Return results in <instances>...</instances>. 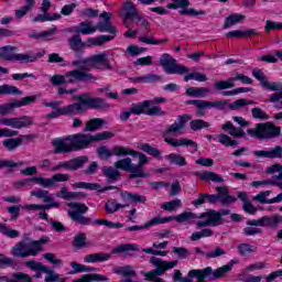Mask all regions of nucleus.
Masks as SVG:
<instances>
[{"instance_id": "nucleus-1", "label": "nucleus", "mask_w": 282, "mask_h": 282, "mask_svg": "<svg viewBox=\"0 0 282 282\" xmlns=\"http://www.w3.org/2000/svg\"><path fill=\"white\" fill-rule=\"evenodd\" d=\"M73 67H78V72H86L89 74L91 69H111V64H109V55L107 52H102L97 55H93L87 58H80L73 61L70 63Z\"/></svg>"}, {"instance_id": "nucleus-2", "label": "nucleus", "mask_w": 282, "mask_h": 282, "mask_svg": "<svg viewBox=\"0 0 282 282\" xmlns=\"http://www.w3.org/2000/svg\"><path fill=\"white\" fill-rule=\"evenodd\" d=\"M91 80H96L93 74L73 69L67 72L65 75H54L51 77V83L54 87H58V85H76V83H89Z\"/></svg>"}, {"instance_id": "nucleus-3", "label": "nucleus", "mask_w": 282, "mask_h": 282, "mask_svg": "<svg viewBox=\"0 0 282 282\" xmlns=\"http://www.w3.org/2000/svg\"><path fill=\"white\" fill-rule=\"evenodd\" d=\"M113 138V133L109 131H104L101 133H97L95 135L77 133L68 135V140L73 147V151H80L83 149H87L91 144V142H100L102 140H109Z\"/></svg>"}, {"instance_id": "nucleus-4", "label": "nucleus", "mask_w": 282, "mask_h": 282, "mask_svg": "<svg viewBox=\"0 0 282 282\" xmlns=\"http://www.w3.org/2000/svg\"><path fill=\"white\" fill-rule=\"evenodd\" d=\"M50 241V238L44 237L37 241L25 242L20 241L12 248L13 257L25 259L26 257H36L39 252L43 251V246Z\"/></svg>"}, {"instance_id": "nucleus-5", "label": "nucleus", "mask_w": 282, "mask_h": 282, "mask_svg": "<svg viewBox=\"0 0 282 282\" xmlns=\"http://www.w3.org/2000/svg\"><path fill=\"white\" fill-rule=\"evenodd\" d=\"M75 102V116L83 113L87 109H109L107 100L100 97H91V93L77 95Z\"/></svg>"}, {"instance_id": "nucleus-6", "label": "nucleus", "mask_w": 282, "mask_h": 282, "mask_svg": "<svg viewBox=\"0 0 282 282\" xmlns=\"http://www.w3.org/2000/svg\"><path fill=\"white\" fill-rule=\"evenodd\" d=\"M251 138H259L260 140H268L281 135V128L274 127L272 123H258L256 128L247 130Z\"/></svg>"}, {"instance_id": "nucleus-7", "label": "nucleus", "mask_w": 282, "mask_h": 282, "mask_svg": "<svg viewBox=\"0 0 282 282\" xmlns=\"http://www.w3.org/2000/svg\"><path fill=\"white\" fill-rule=\"evenodd\" d=\"M68 208L72 209L68 212V216L76 224H80L82 226H91L94 224L91 218L83 216L89 210V207L85 203H68Z\"/></svg>"}, {"instance_id": "nucleus-8", "label": "nucleus", "mask_w": 282, "mask_h": 282, "mask_svg": "<svg viewBox=\"0 0 282 282\" xmlns=\"http://www.w3.org/2000/svg\"><path fill=\"white\" fill-rule=\"evenodd\" d=\"M160 64L166 74H178L180 76H184V74L191 72V68L177 63V59L173 58L169 53H164L161 56Z\"/></svg>"}, {"instance_id": "nucleus-9", "label": "nucleus", "mask_w": 282, "mask_h": 282, "mask_svg": "<svg viewBox=\"0 0 282 282\" xmlns=\"http://www.w3.org/2000/svg\"><path fill=\"white\" fill-rule=\"evenodd\" d=\"M230 215V209H223L221 212L209 210L202 213V217H205V220H199L196 223L197 228H208V226H221L224 219L221 217Z\"/></svg>"}, {"instance_id": "nucleus-10", "label": "nucleus", "mask_w": 282, "mask_h": 282, "mask_svg": "<svg viewBox=\"0 0 282 282\" xmlns=\"http://www.w3.org/2000/svg\"><path fill=\"white\" fill-rule=\"evenodd\" d=\"M126 155H132V158H139L138 165L134 164V167L137 169L134 171L135 174H130L131 180H135L138 177H149V174L144 173L142 169H144V165L151 160L149 159L144 153L138 152L133 149L126 148Z\"/></svg>"}, {"instance_id": "nucleus-11", "label": "nucleus", "mask_w": 282, "mask_h": 282, "mask_svg": "<svg viewBox=\"0 0 282 282\" xmlns=\"http://www.w3.org/2000/svg\"><path fill=\"white\" fill-rule=\"evenodd\" d=\"M0 124L3 127H11V129H28V127H32V124H34V119L30 116L3 118L0 119Z\"/></svg>"}, {"instance_id": "nucleus-12", "label": "nucleus", "mask_w": 282, "mask_h": 282, "mask_svg": "<svg viewBox=\"0 0 282 282\" xmlns=\"http://www.w3.org/2000/svg\"><path fill=\"white\" fill-rule=\"evenodd\" d=\"M89 162V158L82 155L75 159H70L68 161L59 162L52 171H61V169H66V171H78V169H83L85 164Z\"/></svg>"}, {"instance_id": "nucleus-13", "label": "nucleus", "mask_w": 282, "mask_h": 282, "mask_svg": "<svg viewBox=\"0 0 282 282\" xmlns=\"http://www.w3.org/2000/svg\"><path fill=\"white\" fill-rule=\"evenodd\" d=\"M206 269L203 270H191L188 272V278H182V272L180 270L174 272V281L178 282H206L209 280V275H206Z\"/></svg>"}, {"instance_id": "nucleus-14", "label": "nucleus", "mask_w": 282, "mask_h": 282, "mask_svg": "<svg viewBox=\"0 0 282 282\" xmlns=\"http://www.w3.org/2000/svg\"><path fill=\"white\" fill-rule=\"evenodd\" d=\"M120 197L122 202L126 204L117 203V212L120 210V208H127L130 204H145L147 203V196L140 195L138 193H131L128 191H121Z\"/></svg>"}, {"instance_id": "nucleus-15", "label": "nucleus", "mask_w": 282, "mask_h": 282, "mask_svg": "<svg viewBox=\"0 0 282 282\" xmlns=\"http://www.w3.org/2000/svg\"><path fill=\"white\" fill-rule=\"evenodd\" d=\"M191 115L178 116L174 123H172L164 132L165 135H182V131L186 127L187 122H191Z\"/></svg>"}, {"instance_id": "nucleus-16", "label": "nucleus", "mask_w": 282, "mask_h": 282, "mask_svg": "<svg viewBox=\"0 0 282 282\" xmlns=\"http://www.w3.org/2000/svg\"><path fill=\"white\" fill-rule=\"evenodd\" d=\"M235 263H239V260H231L226 265L218 268L216 271H213V268L207 267L205 268L204 272L206 273V276H209V281H215L217 279H221V276H224V274H227V272H230Z\"/></svg>"}, {"instance_id": "nucleus-17", "label": "nucleus", "mask_w": 282, "mask_h": 282, "mask_svg": "<svg viewBox=\"0 0 282 282\" xmlns=\"http://www.w3.org/2000/svg\"><path fill=\"white\" fill-rule=\"evenodd\" d=\"M44 204L46 205H24L22 206L23 210H50L52 208H59L61 203L54 200V196L46 194V197L44 198Z\"/></svg>"}, {"instance_id": "nucleus-18", "label": "nucleus", "mask_w": 282, "mask_h": 282, "mask_svg": "<svg viewBox=\"0 0 282 282\" xmlns=\"http://www.w3.org/2000/svg\"><path fill=\"white\" fill-rule=\"evenodd\" d=\"M61 105H63V101H50L44 102V107H50L51 109H54V111H57L59 116H76V105L70 104L67 106H64L61 108Z\"/></svg>"}, {"instance_id": "nucleus-19", "label": "nucleus", "mask_w": 282, "mask_h": 282, "mask_svg": "<svg viewBox=\"0 0 282 282\" xmlns=\"http://www.w3.org/2000/svg\"><path fill=\"white\" fill-rule=\"evenodd\" d=\"M127 148L116 145L111 150H109L107 147H100L97 149V153L101 160H109V158H113V155H117L118 158H122V155H126Z\"/></svg>"}, {"instance_id": "nucleus-20", "label": "nucleus", "mask_w": 282, "mask_h": 282, "mask_svg": "<svg viewBox=\"0 0 282 282\" xmlns=\"http://www.w3.org/2000/svg\"><path fill=\"white\" fill-rule=\"evenodd\" d=\"M282 221L281 215H273V216H263L259 219H252L251 223H249L250 226H261L262 228L271 227L274 228V226H279Z\"/></svg>"}, {"instance_id": "nucleus-21", "label": "nucleus", "mask_w": 282, "mask_h": 282, "mask_svg": "<svg viewBox=\"0 0 282 282\" xmlns=\"http://www.w3.org/2000/svg\"><path fill=\"white\" fill-rule=\"evenodd\" d=\"M173 3H176V10L181 9V14H185L187 17H199L206 14V11L199 10L195 11V9H188L191 6V1L188 0H172Z\"/></svg>"}, {"instance_id": "nucleus-22", "label": "nucleus", "mask_w": 282, "mask_h": 282, "mask_svg": "<svg viewBox=\"0 0 282 282\" xmlns=\"http://www.w3.org/2000/svg\"><path fill=\"white\" fill-rule=\"evenodd\" d=\"M52 144L55 149L54 153H72V151H74L69 137H66L64 139H61V138L54 139L52 141Z\"/></svg>"}, {"instance_id": "nucleus-23", "label": "nucleus", "mask_w": 282, "mask_h": 282, "mask_svg": "<svg viewBox=\"0 0 282 282\" xmlns=\"http://www.w3.org/2000/svg\"><path fill=\"white\" fill-rule=\"evenodd\" d=\"M144 109H149V101L132 104L129 110L121 112L120 120L127 121V119L131 117V113L134 116H142Z\"/></svg>"}, {"instance_id": "nucleus-24", "label": "nucleus", "mask_w": 282, "mask_h": 282, "mask_svg": "<svg viewBox=\"0 0 282 282\" xmlns=\"http://www.w3.org/2000/svg\"><path fill=\"white\" fill-rule=\"evenodd\" d=\"M172 219H173L172 217H165V218L154 217L142 226H138V225L131 226V227H128L126 230L128 232L145 230V228H151V226H160V224H169V221H171Z\"/></svg>"}, {"instance_id": "nucleus-25", "label": "nucleus", "mask_w": 282, "mask_h": 282, "mask_svg": "<svg viewBox=\"0 0 282 282\" xmlns=\"http://www.w3.org/2000/svg\"><path fill=\"white\" fill-rule=\"evenodd\" d=\"M193 175L197 177L198 180H202L203 182H214L221 184L224 183V177L221 175L210 172V171H200V172H194Z\"/></svg>"}, {"instance_id": "nucleus-26", "label": "nucleus", "mask_w": 282, "mask_h": 282, "mask_svg": "<svg viewBox=\"0 0 282 282\" xmlns=\"http://www.w3.org/2000/svg\"><path fill=\"white\" fill-rule=\"evenodd\" d=\"M223 131H226L231 138H246V131L241 127H235L232 121H226L221 126Z\"/></svg>"}, {"instance_id": "nucleus-27", "label": "nucleus", "mask_w": 282, "mask_h": 282, "mask_svg": "<svg viewBox=\"0 0 282 282\" xmlns=\"http://www.w3.org/2000/svg\"><path fill=\"white\" fill-rule=\"evenodd\" d=\"M74 32L84 35L96 34L97 28L96 25H94L93 21L85 20L80 22L77 26H74Z\"/></svg>"}, {"instance_id": "nucleus-28", "label": "nucleus", "mask_w": 282, "mask_h": 282, "mask_svg": "<svg viewBox=\"0 0 282 282\" xmlns=\"http://www.w3.org/2000/svg\"><path fill=\"white\" fill-rule=\"evenodd\" d=\"M115 169H119L120 171H128V173H131V175H135V171H138V167H135V163H133L131 158H124L116 161Z\"/></svg>"}, {"instance_id": "nucleus-29", "label": "nucleus", "mask_w": 282, "mask_h": 282, "mask_svg": "<svg viewBox=\"0 0 282 282\" xmlns=\"http://www.w3.org/2000/svg\"><path fill=\"white\" fill-rule=\"evenodd\" d=\"M45 56V51L39 52L36 54L34 53H19L15 54V59L20 63H36L37 58H43Z\"/></svg>"}, {"instance_id": "nucleus-30", "label": "nucleus", "mask_w": 282, "mask_h": 282, "mask_svg": "<svg viewBox=\"0 0 282 282\" xmlns=\"http://www.w3.org/2000/svg\"><path fill=\"white\" fill-rule=\"evenodd\" d=\"M252 76L253 78H256V80H259L260 85L264 87V89H276V85L268 80V77L265 76L263 70L254 68L252 70Z\"/></svg>"}, {"instance_id": "nucleus-31", "label": "nucleus", "mask_w": 282, "mask_h": 282, "mask_svg": "<svg viewBox=\"0 0 282 282\" xmlns=\"http://www.w3.org/2000/svg\"><path fill=\"white\" fill-rule=\"evenodd\" d=\"M273 85H275V88L273 89H269L270 91H278L272 94L269 99L268 102H272L273 105H275V107H278V109H281V102H282V83L279 82H273Z\"/></svg>"}, {"instance_id": "nucleus-32", "label": "nucleus", "mask_w": 282, "mask_h": 282, "mask_svg": "<svg viewBox=\"0 0 282 282\" xmlns=\"http://www.w3.org/2000/svg\"><path fill=\"white\" fill-rule=\"evenodd\" d=\"M166 144H170V147H193L195 151H197V143L191 139H173V138H165Z\"/></svg>"}, {"instance_id": "nucleus-33", "label": "nucleus", "mask_w": 282, "mask_h": 282, "mask_svg": "<svg viewBox=\"0 0 282 282\" xmlns=\"http://www.w3.org/2000/svg\"><path fill=\"white\" fill-rule=\"evenodd\" d=\"M19 48L17 46H12V45H7V46H2L0 47V58H2V61H10V62H14L17 58V51Z\"/></svg>"}, {"instance_id": "nucleus-34", "label": "nucleus", "mask_w": 282, "mask_h": 282, "mask_svg": "<svg viewBox=\"0 0 282 282\" xmlns=\"http://www.w3.org/2000/svg\"><path fill=\"white\" fill-rule=\"evenodd\" d=\"M150 263H152V265H155L156 269H161L163 270V274L165 270H173V268H175L177 265V260L174 261H164L160 258H151L150 259Z\"/></svg>"}, {"instance_id": "nucleus-35", "label": "nucleus", "mask_w": 282, "mask_h": 282, "mask_svg": "<svg viewBox=\"0 0 282 282\" xmlns=\"http://www.w3.org/2000/svg\"><path fill=\"white\" fill-rule=\"evenodd\" d=\"M192 219H206V216H202V214L197 215L193 212H185L174 217L177 224H188Z\"/></svg>"}, {"instance_id": "nucleus-36", "label": "nucleus", "mask_w": 282, "mask_h": 282, "mask_svg": "<svg viewBox=\"0 0 282 282\" xmlns=\"http://www.w3.org/2000/svg\"><path fill=\"white\" fill-rule=\"evenodd\" d=\"M253 155H256L257 158H269V159L280 158L281 159L282 148L281 145H278L271 149L270 151H264V150L256 151L253 152Z\"/></svg>"}, {"instance_id": "nucleus-37", "label": "nucleus", "mask_w": 282, "mask_h": 282, "mask_svg": "<svg viewBox=\"0 0 282 282\" xmlns=\"http://www.w3.org/2000/svg\"><path fill=\"white\" fill-rule=\"evenodd\" d=\"M111 259V254L105 252H97L87 254L84 258L85 263H102L105 261H109Z\"/></svg>"}, {"instance_id": "nucleus-38", "label": "nucleus", "mask_w": 282, "mask_h": 282, "mask_svg": "<svg viewBox=\"0 0 282 282\" xmlns=\"http://www.w3.org/2000/svg\"><path fill=\"white\" fill-rule=\"evenodd\" d=\"M113 35H99L97 37H89L87 40V45L88 47L102 46L104 44L109 43V41H113Z\"/></svg>"}, {"instance_id": "nucleus-39", "label": "nucleus", "mask_w": 282, "mask_h": 282, "mask_svg": "<svg viewBox=\"0 0 282 282\" xmlns=\"http://www.w3.org/2000/svg\"><path fill=\"white\" fill-rule=\"evenodd\" d=\"M210 94V88L206 87H189L186 89V96H192L194 98H206Z\"/></svg>"}, {"instance_id": "nucleus-40", "label": "nucleus", "mask_w": 282, "mask_h": 282, "mask_svg": "<svg viewBox=\"0 0 282 282\" xmlns=\"http://www.w3.org/2000/svg\"><path fill=\"white\" fill-rule=\"evenodd\" d=\"M25 3H26L25 6L15 10L17 21H21V19H23V17L28 14V12L34 9V6H36V0H26Z\"/></svg>"}, {"instance_id": "nucleus-41", "label": "nucleus", "mask_w": 282, "mask_h": 282, "mask_svg": "<svg viewBox=\"0 0 282 282\" xmlns=\"http://www.w3.org/2000/svg\"><path fill=\"white\" fill-rule=\"evenodd\" d=\"M140 252V248H138L137 243H123V245H119L117 246L113 250L112 253L113 254H122L124 252Z\"/></svg>"}, {"instance_id": "nucleus-42", "label": "nucleus", "mask_w": 282, "mask_h": 282, "mask_svg": "<svg viewBox=\"0 0 282 282\" xmlns=\"http://www.w3.org/2000/svg\"><path fill=\"white\" fill-rule=\"evenodd\" d=\"M142 276H145V281L164 282V280L158 278L164 274V269H155L149 272L141 271Z\"/></svg>"}, {"instance_id": "nucleus-43", "label": "nucleus", "mask_w": 282, "mask_h": 282, "mask_svg": "<svg viewBox=\"0 0 282 282\" xmlns=\"http://www.w3.org/2000/svg\"><path fill=\"white\" fill-rule=\"evenodd\" d=\"M102 173L108 182H118L120 180V171L117 167L108 166L102 169Z\"/></svg>"}, {"instance_id": "nucleus-44", "label": "nucleus", "mask_w": 282, "mask_h": 282, "mask_svg": "<svg viewBox=\"0 0 282 282\" xmlns=\"http://www.w3.org/2000/svg\"><path fill=\"white\" fill-rule=\"evenodd\" d=\"M23 144V139L21 138H9L2 141V147L7 149V151H15Z\"/></svg>"}, {"instance_id": "nucleus-45", "label": "nucleus", "mask_w": 282, "mask_h": 282, "mask_svg": "<svg viewBox=\"0 0 282 282\" xmlns=\"http://www.w3.org/2000/svg\"><path fill=\"white\" fill-rule=\"evenodd\" d=\"M21 94H23V91L17 86L8 84L0 86V96H21Z\"/></svg>"}, {"instance_id": "nucleus-46", "label": "nucleus", "mask_w": 282, "mask_h": 282, "mask_svg": "<svg viewBox=\"0 0 282 282\" xmlns=\"http://www.w3.org/2000/svg\"><path fill=\"white\" fill-rule=\"evenodd\" d=\"M246 19V15L243 14H238L234 13L226 18L225 24H224V30H228V28H232V25H237V23H241Z\"/></svg>"}, {"instance_id": "nucleus-47", "label": "nucleus", "mask_w": 282, "mask_h": 282, "mask_svg": "<svg viewBox=\"0 0 282 282\" xmlns=\"http://www.w3.org/2000/svg\"><path fill=\"white\" fill-rule=\"evenodd\" d=\"M122 10L126 19H135L140 14L131 1L124 2Z\"/></svg>"}, {"instance_id": "nucleus-48", "label": "nucleus", "mask_w": 282, "mask_h": 282, "mask_svg": "<svg viewBox=\"0 0 282 282\" xmlns=\"http://www.w3.org/2000/svg\"><path fill=\"white\" fill-rule=\"evenodd\" d=\"M251 221L252 220L247 221V227L242 229L243 235H246V237H254V235H261V232H263V230H261V225H249Z\"/></svg>"}, {"instance_id": "nucleus-49", "label": "nucleus", "mask_w": 282, "mask_h": 282, "mask_svg": "<svg viewBox=\"0 0 282 282\" xmlns=\"http://www.w3.org/2000/svg\"><path fill=\"white\" fill-rule=\"evenodd\" d=\"M227 105H228V101L226 100H216V101L203 100V106L200 107L203 108L206 107L207 109H218L219 111H224Z\"/></svg>"}, {"instance_id": "nucleus-50", "label": "nucleus", "mask_w": 282, "mask_h": 282, "mask_svg": "<svg viewBox=\"0 0 282 282\" xmlns=\"http://www.w3.org/2000/svg\"><path fill=\"white\" fill-rule=\"evenodd\" d=\"M58 20H61V13H53L51 15L48 13H42L33 18L34 23H39V22L45 23V21H58Z\"/></svg>"}, {"instance_id": "nucleus-51", "label": "nucleus", "mask_w": 282, "mask_h": 282, "mask_svg": "<svg viewBox=\"0 0 282 282\" xmlns=\"http://www.w3.org/2000/svg\"><path fill=\"white\" fill-rule=\"evenodd\" d=\"M139 41L141 43H145V45H161L162 43H167L169 42L167 39L155 40V37L153 35H149V34L140 35Z\"/></svg>"}, {"instance_id": "nucleus-52", "label": "nucleus", "mask_w": 282, "mask_h": 282, "mask_svg": "<svg viewBox=\"0 0 282 282\" xmlns=\"http://www.w3.org/2000/svg\"><path fill=\"white\" fill-rule=\"evenodd\" d=\"M113 273L119 274L120 276H135V270H133V267L131 265H124V267H115Z\"/></svg>"}, {"instance_id": "nucleus-53", "label": "nucleus", "mask_w": 282, "mask_h": 282, "mask_svg": "<svg viewBox=\"0 0 282 282\" xmlns=\"http://www.w3.org/2000/svg\"><path fill=\"white\" fill-rule=\"evenodd\" d=\"M95 28H97V31L100 32H108L109 34H113L112 36L116 37V34H118V30L113 25H111V22H98Z\"/></svg>"}, {"instance_id": "nucleus-54", "label": "nucleus", "mask_w": 282, "mask_h": 282, "mask_svg": "<svg viewBox=\"0 0 282 282\" xmlns=\"http://www.w3.org/2000/svg\"><path fill=\"white\" fill-rule=\"evenodd\" d=\"M106 226L107 228H110L111 230L118 229V228H123L124 225L121 223H113L111 220H105V219H96L93 221L90 226Z\"/></svg>"}, {"instance_id": "nucleus-55", "label": "nucleus", "mask_w": 282, "mask_h": 282, "mask_svg": "<svg viewBox=\"0 0 282 282\" xmlns=\"http://www.w3.org/2000/svg\"><path fill=\"white\" fill-rule=\"evenodd\" d=\"M217 140L223 147H237L239 144V141L234 140L230 135L226 133H220L217 135Z\"/></svg>"}, {"instance_id": "nucleus-56", "label": "nucleus", "mask_w": 282, "mask_h": 282, "mask_svg": "<svg viewBox=\"0 0 282 282\" xmlns=\"http://www.w3.org/2000/svg\"><path fill=\"white\" fill-rule=\"evenodd\" d=\"M34 100H36V95L29 96V97H23L20 100H14V101L10 102L11 109L19 108V107H25L28 105H32V102H34Z\"/></svg>"}, {"instance_id": "nucleus-57", "label": "nucleus", "mask_w": 282, "mask_h": 282, "mask_svg": "<svg viewBox=\"0 0 282 282\" xmlns=\"http://www.w3.org/2000/svg\"><path fill=\"white\" fill-rule=\"evenodd\" d=\"M170 164H176L177 166H186V159L177 153H171L165 156Z\"/></svg>"}, {"instance_id": "nucleus-58", "label": "nucleus", "mask_w": 282, "mask_h": 282, "mask_svg": "<svg viewBox=\"0 0 282 282\" xmlns=\"http://www.w3.org/2000/svg\"><path fill=\"white\" fill-rule=\"evenodd\" d=\"M31 182H34L35 184H39V186H42L43 188H54V181L51 176V178L45 177H32Z\"/></svg>"}, {"instance_id": "nucleus-59", "label": "nucleus", "mask_w": 282, "mask_h": 282, "mask_svg": "<svg viewBox=\"0 0 282 282\" xmlns=\"http://www.w3.org/2000/svg\"><path fill=\"white\" fill-rule=\"evenodd\" d=\"M70 50H74V52H78V50H83L85 47V44L83 43V39L80 35H74L68 40Z\"/></svg>"}, {"instance_id": "nucleus-60", "label": "nucleus", "mask_w": 282, "mask_h": 282, "mask_svg": "<svg viewBox=\"0 0 282 282\" xmlns=\"http://www.w3.org/2000/svg\"><path fill=\"white\" fill-rule=\"evenodd\" d=\"M102 124H105V119H100V118L91 119L86 123L85 131H97V129H100Z\"/></svg>"}, {"instance_id": "nucleus-61", "label": "nucleus", "mask_w": 282, "mask_h": 282, "mask_svg": "<svg viewBox=\"0 0 282 282\" xmlns=\"http://www.w3.org/2000/svg\"><path fill=\"white\" fill-rule=\"evenodd\" d=\"M161 208H163V210H167L169 213L177 210V208H182V199L176 198L174 200L166 202L161 206Z\"/></svg>"}, {"instance_id": "nucleus-62", "label": "nucleus", "mask_w": 282, "mask_h": 282, "mask_svg": "<svg viewBox=\"0 0 282 282\" xmlns=\"http://www.w3.org/2000/svg\"><path fill=\"white\" fill-rule=\"evenodd\" d=\"M189 127L192 131H202V129H208V127H210V123L202 119H196L189 122Z\"/></svg>"}, {"instance_id": "nucleus-63", "label": "nucleus", "mask_w": 282, "mask_h": 282, "mask_svg": "<svg viewBox=\"0 0 282 282\" xmlns=\"http://www.w3.org/2000/svg\"><path fill=\"white\" fill-rule=\"evenodd\" d=\"M267 173L269 175H274V173H278L273 176V180H282V165L281 164H274L267 169Z\"/></svg>"}, {"instance_id": "nucleus-64", "label": "nucleus", "mask_w": 282, "mask_h": 282, "mask_svg": "<svg viewBox=\"0 0 282 282\" xmlns=\"http://www.w3.org/2000/svg\"><path fill=\"white\" fill-rule=\"evenodd\" d=\"M145 116H166V111L162 110L160 106H153L151 108H145L144 112Z\"/></svg>"}]
</instances>
